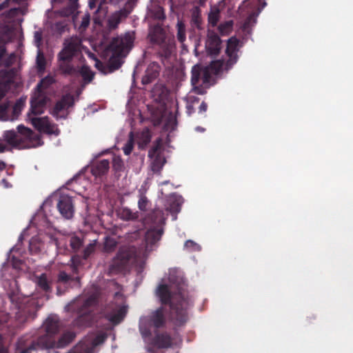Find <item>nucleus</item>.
<instances>
[{
  "instance_id": "obj_1",
  "label": "nucleus",
  "mask_w": 353,
  "mask_h": 353,
  "mask_svg": "<svg viewBox=\"0 0 353 353\" xmlns=\"http://www.w3.org/2000/svg\"><path fill=\"white\" fill-rule=\"evenodd\" d=\"M169 281L172 285L160 284L157 290V295L163 305H170L171 322L176 326H181L188 321V310L192 304V297L182 278L174 279L170 275Z\"/></svg>"
},
{
  "instance_id": "obj_2",
  "label": "nucleus",
  "mask_w": 353,
  "mask_h": 353,
  "mask_svg": "<svg viewBox=\"0 0 353 353\" xmlns=\"http://www.w3.org/2000/svg\"><path fill=\"white\" fill-rule=\"evenodd\" d=\"M82 41L77 36H72L64 39L63 48L57 54L59 70L61 73L68 76L80 74L84 81L90 82L93 73L87 65L79 68L73 63V59L82 56Z\"/></svg>"
},
{
  "instance_id": "obj_3",
  "label": "nucleus",
  "mask_w": 353,
  "mask_h": 353,
  "mask_svg": "<svg viewBox=\"0 0 353 353\" xmlns=\"http://www.w3.org/2000/svg\"><path fill=\"white\" fill-rule=\"evenodd\" d=\"M97 303V296L91 295L85 299H79L70 304L68 306V310L77 314V317L71 323L72 327L79 330L91 327L94 319V308Z\"/></svg>"
},
{
  "instance_id": "obj_4",
  "label": "nucleus",
  "mask_w": 353,
  "mask_h": 353,
  "mask_svg": "<svg viewBox=\"0 0 353 353\" xmlns=\"http://www.w3.org/2000/svg\"><path fill=\"white\" fill-rule=\"evenodd\" d=\"M3 138L12 149H26L36 148L43 144L40 134L34 132L31 129L19 125L17 132L7 130L3 132Z\"/></svg>"
},
{
  "instance_id": "obj_5",
  "label": "nucleus",
  "mask_w": 353,
  "mask_h": 353,
  "mask_svg": "<svg viewBox=\"0 0 353 353\" xmlns=\"http://www.w3.org/2000/svg\"><path fill=\"white\" fill-rule=\"evenodd\" d=\"M134 40V37L130 32L125 33L123 37L112 39L107 48L112 52L108 63V72H112L121 66V58L132 49Z\"/></svg>"
},
{
  "instance_id": "obj_6",
  "label": "nucleus",
  "mask_w": 353,
  "mask_h": 353,
  "mask_svg": "<svg viewBox=\"0 0 353 353\" xmlns=\"http://www.w3.org/2000/svg\"><path fill=\"white\" fill-rule=\"evenodd\" d=\"M166 318L164 308L160 307L152 311L150 314L141 316L139 320V329L143 340L151 336L152 328L154 331L165 325Z\"/></svg>"
},
{
  "instance_id": "obj_7",
  "label": "nucleus",
  "mask_w": 353,
  "mask_h": 353,
  "mask_svg": "<svg viewBox=\"0 0 353 353\" xmlns=\"http://www.w3.org/2000/svg\"><path fill=\"white\" fill-rule=\"evenodd\" d=\"M150 41L159 46V54L164 59L170 58L175 49L174 41L168 37L165 30L159 24L154 26L149 33Z\"/></svg>"
},
{
  "instance_id": "obj_8",
  "label": "nucleus",
  "mask_w": 353,
  "mask_h": 353,
  "mask_svg": "<svg viewBox=\"0 0 353 353\" xmlns=\"http://www.w3.org/2000/svg\"><path fill=\"white\" fill-rule=\"evenodd\" d=\"M52 340L48 336L35 338L30 334L21 336L15 344L14 353H33L39 349H48L52 346Z\"/></svg>"
},
{
  "instance_id": "obj_9",
  "label": "nucleus",
  "mask_w": 353,
  "mask_h": 353,
  "mask_svg": "<svg viewBox=\"0 0 353 353\" xmlns=\"http://www.w3.org/2000/svg\"><path fill=\"white\" fill-rule=\"evenodd\" d=\"M239 41L236 37H231L228 40L225 53L228 59L225 61L223 59L213 61L208 68L214 74H218L222 70H230L238 61Z\"/></svg>"
},
{
  "instance_id": "obj_10",
  "label": "nucleus",
  "mask_w": 353,
  "mask_h": 353,
  "mask_svg": "<svg viewBox=\"0 0 353 353\" xmlns=\"http://www.w3.org/2000/svg\"><path fill=\"white\" fill-rule=\"evenodd\" d=\"M134 256V252L129 249H120L109 266V274H117L128 270Z\"/></svg>"
},
{
  "instance_id": "obj_11",
  "label": "nucleus",
  "mask_w": 353,
  "mask_h": 353,
  "mask_svg": "<svg viewBox=\"0 0 353 353\" xmlns=\"http://www.w3.org/2000/svg\"><path fill=\"white\" fill-rule=\"evenodd\" d=\"M266 6V3L263 0H245L239 6L241 12L248 14V17L243 24L244 30L250 28L252 22L256 23V18Z\"/></svg>"
},
{
  "instance_id": "obj_12",
  "label": "nucleus",
  "mask_w": 353,
  "mask_h": 353,
  "mask_svg": "<svg viewBox=\"0 0 353 353\" xmlns=\"http://www.w3.org/2000/svg\"><path fill=\"white\" fill-rule=\"evenodd\" d=\"M191 26L192 29L189 32V39L193 43L194 51L196 52L199 50V48L201 46V35L199 32L195 30V28L198 30L203 28L201 11L198 8H196L192 14Z\"/></svg>"
},
{
  "instance_id": "obj_13",
  "label": "nucleus",
  "mask_w": 353,
  "mask_h": 353,
  "mask_svg": "<svg viewBox=\"0 0 353 353\" xmlns=\"http://www.w3.org/2000/svg\"><path fill=\"white\" fill-rule=\"evenodd\" d=\"M30 121L34 128L40 132L56 136L60 134V130L58 128L57 125L51 123L48 117H30Z\"/></svg>"
},
{
  "instance_id": "obj_14",
  "label": "nucleus",
  "mask_w": 353,
  "mask_h": 353,
  "mask_svg": "<svg viewBox=\"0 0 353 353\" xmlns=\"http://www.w3.org/2000/svg\"><path fill=\"white\" fill-rule=\"evenodd\" d=\"M222 48V41L219 36L212 30H208L205 43V49L208 55L215 57Z\"/></svg>"
},
{
  "instance_id": "obj_15",
  "label": "nucleus",
  "mask_w": 353,
  "mask_h": 353,
  "mask_svg": "<svg viewBox=\"0 0 353 353\" xmlns=\"http://www.w3.org/2000/svg\"><path fill=\"white\" fill-rule=\"evenodd\" d=\"M48 98L45 93H37L30 100V109L28 114V119L30 117H34V116L40 115L44 112L46 105L47 104Z\"/></svg>"
},
{
  "instance_id": "obj_16",
  "label": "nucleus",
  "mask_w": 353,
  "mask_h": 353,
  "mask_svg": "<svg viewBox=\"0 0 353 353\" xmlns=\"http://www.w3.org/2000/svg\"><path fill=\"white\" fill-rule=\"evenodd\" d=\"M154 332L155 335L154 336H152V332H151V336L147 340H144V341L152 347L161 349L171 347L172 339L168 332L160 333L157 330L154 331Z\"/></svg>"
},
{
  "instance_id": "obj_17",
  "label": "nucleus",
  "mask_w": 353,
  "mask_h": 353,
  "mask_svg": "<svg viewBox=\"0 0 353 353\" xmlns=\"http://www.w3.org/2000/svg\"><path fill=\"white\" fill-rule=\"evenodd\" d=\"M73 103V97L71 95H63L60 100L57 101L50 113L57 120L65 119L66 114L63 112L66 108L72 106Z\"/></svg>"
},
{
  "instance_id": "obj_18",
  "label": "nucleus",
  "mask_w": 353,
  "mask_h": 353,
  "mask_svg": "<svg viewBox=\"0 0 353 353\" xmlns=\"http://www.w3.org/2000/svg\"><path fill=\"white\" fill-rule=\"evenodd\" d=\"M57 205L59 212L63 218L70 219L73 217L74 207L71 196L65 194L61 195Z\"/></svg>"
},
{
  "instance_id": "obj_19",
  "label": "nucleus",
  "mask_w": 353,
  "mask_h": 353,
  "mask_svg": "<svg viewBox=\"0 0 353 353\" xmlns=\"http://www.w3.org/2000/svg\"><path fill=\"white\" fill-rule=\"evenodd\" d=\"M163 233L162 228H152L148 230L145 235V250L146 253L152 251L160 241Z\"/></svg>"
},
{
  "instance_id": "obj_20",
  "label": "nucleus",
  "mask_w": 353,
  "mask_h": 353,
  "mask_svg": "<svg viewBox=\"0 0 353 353\" xmlns=\"http://www.w3.org/2000/svg\"><path fill=\"white\" fill-rule=\"evenodd\" d=\"M43 328L46 332L43 336H53L57 334L61 327V321L57 316H49L43 323Z\"/></svg>"
},
{
  "instance_id": "obj_21",
  "label": "nucleus",
  "mask_w": 353,
  "mask_h": 353,
  "mask_svg": "<svg viewBox=\"0 0 353 353\" xmlns=\"http://www.w3.org/2000/svg\"><path fill=\"white\" fill-rule=\"evenodd\" d=\"M48 336L52 342V346L48 347V349L54 347L63 348L75 339L76 334L72 331H65L60 336L57 341H55L53 337Z\"/></svg>"
},
{
  "instance_id": "obj_22",
  "label": "nucleus",
  "mask_w": 353,
  "mask_h": 353,
  "mask_svg": "<svg viewBox=\"0 0 353 353\" xmlns=\"http://www.w3.org/2000/svg\"><path fill=\"white\" fill-rule=\"evenodd\" d=\"M131 11L132 10H128L125 8H123L112 13L108 21L110 28H117L119 24L128 17Z\"/></svg>"
},
{
  "instance_id": "obj_23",
  "label": "nucleus",
  "mask_w": 353,
  "mask_h": 353,
  "mask_svg": "<svg viewBox=\"0 0 353 353\" xmlns=\"http://www.w3.org/2000/svg\"><path fill=\"white\" fill-rule=\"evenodd\" d=\"M160 72V66L156 62H152L148 66L145 74L142 78L141 82L143 85H147L152 83L156 79Z\"/></svg>"
},
{
  "instance_id": "obj_24",
  "label": "nucleus",
  "mask_w": 353,
  "mask_h": 353,
  "mask_svg": "<svg viewBox=\"0 0 353 353\" xmlns=\"http://www.w3.org/2000/svg\"><path fill=\"white\" fill-rule=\"evenodd\" d=\"M110 168L108 160L103 159L93 163L91 166V173L94 176H101L105 174Z\"/></svg>"
},
{
  "instance_id": "obj_25",
  "label": "nucleus",
  "mask_w": 353,
  "mask_h": 353,
  "mask_svg": "<svg viewBox=\"0 0 353 353\" xmlns=\"http://www.w3.org/2000/svg\"><path fill=\"white\" fill-rule=\"evenodd\" d=\"M191 83L193 86L194 91L198 94H203L204 93L203 88L201 86H197L199 80L201 79V66L196 65L193 66L192 71Z\"/></svg>"
},
{
  "instance_id": "obj_26",
  "label": "nucleus",
  "mask_w": 353,
  "mask_h": 353,
  "mask_svg": "<svg viewBox=\"0 0 353 353\" xmlns=\"http://www.w3.org/2000/svg\"><path fill=\"white\" fill-rule=\"evenodd\" d=\"M126 312V307L125 306H122L114 312L105 314V318L112 324L117 325L123 320Z\"/></svg>"
},
{
  "instance_id": "obj_27",
  "label": "nucleus",
  "mask_w": 353,
  "mask_h": 353,
  "mask_svg": "<svg viewBox=\"0 0 353 353\" xmlns=\"http://www.w3.org/2000/svg\"><path fill=\"white\" fill-rule=\"evenodd\" d=\"M181 197L174 196L169 199V206L167 210L170 212L171 214H176L181 210Z\"/></svg>"
},
{
  "instance_id": "obj_28",
  "label": "nucleus",
  "mask_w": 353,
  "mask_h": 353,
  "mask_svg": "<svg viewBox=\"0 0 353 353\" xmlns=\"http://www.w3.org/2000/svg\"><path fill=\"white\" fill-rule=\"evenodd\" d=\"M119 217L124 221H132L139 217L137 212H134L128 208H123L121 209L119 212Z\"/></svg>"
},
{
  "instance_id": "obj_29",
  "label": "nucleus",
  "mask_w": 353,
  "mask_h": 353,
  "mask_svg": "<svg viewBox=\"0 0 353 353\" xmlns=\"http://www.w3.org/2000/svg\"><path fill=\"white\" fill-rule=\"evenodd\" d=\"M37 70L39 73H43L46 67V60L43 52L41 50L39 49L37 51L36 58Z\"/></svg>"
},
{
  "instance_id": "obj_30",
  "label": "nucleus",
  "mask_w": 353,
  "mask_h": 353,
  "mask_svg": "<svg viewBox=\"0 0 353 353\" xmlns=\"http://www.w3.org/2000/svg\"><path fill=\"white\" fill-rule=\"evenodd\" d=\"M54 83V78L50 75H48L39 81L36 87V90L39 92L44 93L43 90L47 89Z\"/></svg>"
},
{
  "instance_id": "obj_31",
  "label": "nucleus",
  "mask_w": 353,
  "mask_h": 353,
  "mask_svg": "<svg viewBox=\"0 0 353 353\" xmlns=\"http://www.w3.org/2000/svg\"><path fill=\"white\" fill-rule=\"evenodd\" d=\"M176 38L177 40L182 44H183L184 41L186 39V34H185V26L182 21L179 20L176 23Z\"/></svg>"
},
{
  "instance_id": "obj_32",
  "label": "nucleus",
  "mask_w": 353,
  "mask_h": 353,
  "mask_svg": "<svg viewBox=\"0 0 353 353\" xmlns=\"http://www.w3.org/2000/svg\"><path fill=\"white\" fill-rule=\"evenodd\" d=\"M79 277H72L70 275L68 274L64 271H61L58 274L57 282L63 283L64 285H68L70 281H75L77 282H79Z\"/></svg>"
},
{
  "instance_id": "obj_33",
  "label": "nucleus",
  "mask_w": 353,
  "mask_h": 353,
  "mask_svg": "<svg viewBox=\"0 0 353 353\" xmlns=\"http://www.w3.org/2000/svg\"><path fill=\"white\" fill-rule=\"evenodd\" d=\"M37 284L42 290L46 292L51 290L50 282L46 274H42L37 278Z\"/></svg>"
},
{
  "instance_id": "obj_34",
  "label": "nucleus",
  "mask_w": 353,
  "mask_h": 353,
  "mask_svg": "<svg viewBox=\"0 0 353 353\" xmlns=\"http://www.w3.org/2000/svg\"><path fill=\"white\" fill-rule=\"evenodd\" d=\"M163 145V140L161 138L159 137L156 139L154 143L153 146L148 152V157L150 158H153L154 155L161 154V149Z\"/></svg>"
},
{
  "instance_id": "obj_35",
  "label": "nucleus",
  "mask_w": 353,
  "mask_h": 353,
  "mask_svg": "<svg viewBox=\"0 0 353 353\" xmlns=\"http://www.w3.org/2000/svg\"><path fill=\"white\" fill-rule=\"evenodd\" d=\"M208 23L212 27H215L220 19V10L219 8L211 10L208 14Z\"/></svg>"
},
{
  "instance_id": "obj_36",
  "label": "nucleus",
  "mask_w": 353,
  "mask_h": 353,
  "mask_svg": "<svg viewBox=\"0 0 353 353\" xmlns=\"http://www.w3.org/2000/svg\"><path fill=\"white\" fill-rule=\"evenodd\" d=\"M234 22L232 20H229L220 23L218 26V30L221 35H228L232 32Z\"/></svg>"
},
{
  "instance_id": "obj_37",
  "label": "nucleus",
  "mask_w": 353,
  "mask_h": 353,
  "mask_svg": "<svg viewBox=\"0 0 353 353\" xmlns=\"http://www.w3.org/2000/svg\"><path fill=\"white\" fill-rule=\"evenodd\" d=\"M152 159H153L152 170L154 171H157L161 169L163 165L165 163V160L161 156V154L154 155V157Z\"/></svg>"
},
{
  "instance_id": "obj_38",
  "label": "nucleus",
  "mask_w": 353,
  "mask_h": 353,
  "mask_svg": "<svg viewBox=\"0 0 353 353\" xmlns=\"http://www.w3.org/2000/svg\"><path fill=\"white\" fill-rule=\"evenodd\" d=\"M152 221L154 223L157 224H164L165 223V218L163 217V212L161 210H155L152 212L151 214Z\"/></svg>"
},
{
  "instance_id": "obj_39",
  "label": "nucleus",
  "mask_w": 353,
  "mask_h": 353,
  "mask_svg": "<svg viewBox=\"0 0 353 353\" xmlns=\"http://www.w3.org/2000/svg\"><path fill=\"white\" fill-rule=\"evenodd\" d=\"M201 71L203 83H209L211 81L212 74H214L213 72L210 70V68L208 67H201Z\"/></svg>"
},
{
  "instance_id": "obj_40",
  "label": "nucleus",
  "mask_w": 353,
  "mask_h": 353,
  "mask_svg": "<svg viewBox=\"0 0 353 353\" xmlns=\"http://www.w3.org/2000/svg\"><path fill=\"white\" fill-rule=\"evenodd\" d=\"M117 246V242L112 238L107 237L104 243V250L106 252H111L115 250Z\"/></svg>"
},
{
  "instance_id": "obj_41",
  "label": "nucleus",
  "mask_w": 353,
  "mask_h": 353,
  "mask_svg": "<svg viewBox=\"0 0 353 353\" xmlns=\"http://www.w3.org/2000/svg\"><path fill=\"white\" fill-rule=\"evenodd\" d=\"M83 244L82 240L77 236H74L70 239V245L74 252L78 251Z\"/></svg>"
},
{
  "instance_id": "obj_42",
  "label": "nucleus",
  "mask_w": 353,
  "mask_h": 353,
  "mask_svg": "<svg viewBox=\"0 0 353 353\" xmlns=\"http://www.w3.org/2000/svg\"><path fill=\"white\" fill-rule=\"evenodd\" d=\"M149 203L150 201L148 198L145 195L141 194L138 201L139 209L141 211H146Z\"/></svg>"
},
{
  "instance_id": "obj_43",
  "label": "nucleus",
  "mask_w": 353,
  "mask_h": 353,
  "mask_svg": "<svg viewBox=\"0 0 353 353\" xmlns=\"http://www.w3.org/2000/svg\"><path fill=\"white\" fill-rule=\"evenodd\" d=\"M17 57L14 53L10 54L8 57L4 58L3 59L1 66H4L6 68H9L12 66L15 61H16Z\"/></svg>"
},
{
  "instance_id": "obj_44",
  "label": "nucleus",
  "mask_w": 353,
  "mask_h": 353,
  "mask_svg": "<svg viewBox=\"0 0 353 353\" xmlns=\"http://www.w3.org/2000/svg\"><path fill=\"white\" fill-rule=\"evenodd\" d=\"M112 167L117 172L121 171L123 168V162L122 159L119 157H114L112 161Z\"/></svg>"
},
{
  "instance_id": "obj_45",
  "label": "nucleus",
  "mask_w": 353,
  "mask_h": 353,
  "mask_svg": "<svg viewBox=\"0 0 353 353\" xmlns=\"http://www.w3.org/2000/svg\"><path fill=\"white\" fill-rule=\"evenodd\" d=\"M95 250V243H90L83 250V258L87 259Z\"/></svg>"
},
{
  "instance_id": "obj_46",
  "label": "nucleus",
  "mask_w": 353,
  "mask_h": 353,
  "mask_svg": "<svg viewBox=\"0 0 353 353\" xmlns=\"http://www.w3.org/2000/svg\"><path fill=\"white\" fill-rule=\"evenodd\" d=\"M133 148H134V141H133V139L131 138L127 141V143L123 146V153L125 155L130 154L133 150Z\"/></svg>"
},
{
  "instance_id": "obj_47",
  "label": "nucleus",
  "mask_w": 353,
  "mask_h": 353,
  "mask_svg": "<svg viewBox=\"0 0 353 353\" xmlns=\"http://www.w3.org/2000/svg\"><path fill=\"white\" fill-rule=\"evenodd\" d=\"M184 247L186 249L190 250V251H196L199 250L200 248V246L192 240L186 241L184 243Z\"/></svg>"
},
{
  "instance_id": "obj_48",
  "label": "nucleus",
  "mask_w": 353,
  "mask_h": 353,
  "mask_svg": "<svg viewBox=\"0 0 353 353\" xmlns=\"http://www.w3.org/2000/svg\"><path fill=\"white\" fill-rule=\"evenodd\" d=\"M8 104L6 103H3L0 104V119L1 120H7L8 119Z\"/></svg>"
},
{
  "instance_id": "obj_49",
  "label": "nucleus",
  "mask_w": 353,
  "mask_h": 353,
  "mask_svg": "<svg viewBox=\"0 0 353 353\" xmlns=\"http://www.w3.org/2000/svg\"><path fill=\"white\" fill-rule=\"evenodd\" d=\"M90 15L85 14L82 18L80 26L79 28V30H85L88 27V26L90 24Z\"/></svg>"
},
{
  "instance_id": "obj_50",
  "label": "nucleus",
  "mask_w": 353,
  "mask_h": 353,
  "mask_svg": "<svg viewBox=\"0 0 353 353\" xmlns=\"http://www.w3.org/2000/svg\"><path fill=\"white\" fill-rule=\"evenodd\" d=\"M12 149L11 147L7 144V143L5 141L4 139H0V153H3L5 152H12Z\"/></svg>"
},
{
  "instance_id": "obj_51",
  "label": "nucleus",
  "mask_w": 353,
  "mask_h": 353,
  "mask_svg": "<svg viewBox=\"0 0 353 353\" xmlns=\"http://www.w3.org/2000/svg\"><path fill=\"white\" fill-rule=\"evenodd\" d=\"M142 144L147 145L151 141V134L149 131L143 132L141 134Z\"/></svg>"
},
{
  "instance_id": "obj_52",
  "label": "nucleus",
  "mask_w": 353,
  "mask_h": 353,
  "mask_svg": "<svg viewBox=\"0 0 353 353\" xmlns=\"http://www.w3.org/2000/svg\"><path fill=\"white\" fill-rule=\"evenodd\" d=\"M154 17L156 19L163 20L165 18L164 12L162 8H159L155 11Z\"/></svg>"
},
{
  "instance_id": "obj_53",
  "label": "nucleus",
  "mask_w": 353,
  "mask_h": 353,
  "mask_svg": "<svg viewBox=\"0 0 353 353\" xmlns=\"http://www.w3.org/2000/svg\"><path fill=\"white\" fill-rule=\"evenodd\" d=\"M6 47L3 45L0 46V66H1V63L3 59V57L6 54Z\"/></svg>"
},
{
  "instance_id": "obj_54",
  "label": "nucleus",
  "mask_w": 353,
  "mask_h": 353,
  "mask_svg": "<svg viewBox=\"0 0 353 353\" xmlns=\"http://www.w3.org/2000/svg\"><path fill=\"white\" fill-rule=\"evenodd\" d=\"M95 66L99 70H101L103 72L106 73V72L105 71V66H104L103 63L101 61H100L99 60H98V59L96 60Z\"/></svg>"
},
{
  "instance_id": "obj_55",
  "label": "nucleus",
  "mask_w": 353,
  "mask_h": 353,
  "mask_svg": "<svg viewBox=\"0 0 353 353\" xmlns=\"http://www.w3.org/2000/svg\"><path fill=\"white\" fill-rule=\"evenodd\" d=\"M207 110H208V104L205 102L203 101L199 108V113L205 112L207 111Z\"/></svg>"
},
{
  "instance_id": "obj_56",
  "label": "nucleus",
  "mask_w": 353,
  "mask_h": 353,
  "mask_svg": "<svg viewBox=\"0 0 353 353\" xmlns=\"http://www.w3.org/2000/svg\"><path fill=\"white\" fill-rule=\"evenodd\" d=\"M6 85L3 83H0V101L6 95Z\"/></svg>"
},
{
  "instance_id": "obj_57",
  "label": "nucleus",
  "mask_w": 353,
  "mask_h": 353,
  "mask_svg": "<svg viewBox=\"0 0 353 353\" xmlns=\"http://www.w3.org/2000/svg\"><path fill=\"white\" fill-rule=\"evenodd\" d=\"M21 103L19 101L17 102L13 107L14 114H18V112H19L21 111Z\"/></svg>"
},
{
  "instance_id": "obj_58",
  "label": "nucleus",
  "mask_w": 353,
  "mask_h": 353,
  "mask_svg": "<svg viewBox=\"0 0 353 353\" xmlns=\"http://www.w3.org/2000/svg\"><path fill=\"white\" fill-rule=\"evenodd\" d=\"M39 251V249L37 247H34L33 241L30 242V252L31 253H37Z\"/></svg>"
},
{
  "instance_id": "obj_59",
  "label": "nucleus",
  "mask_w": 353,
  "mask_h": 353,
  "mask_svg": "<svg viewBox=\"0 0 353 353\" xmlns=\"http://www.w3.org/2000/svg\"><path fill=\"white\" fill-rule=\"evenodd\" d=\"M105 3L117 4L121 0H103Z\"/></svg>"
},
{
  "instance_id": "obj_60",
  "label": "nucleus",
  "mask_w": 353,
  "mask_h": 353,
  "mask_svg": "<svg viewBox=\"0 0 353 353\" xmlns=\"http://www.w3.org/2000/svg\"><path fill=\"white\" fill-rule=\"evenodd\" d=\"M6 164L3 161H0V171H2L6 169Z\"/></svg>"
},
{
  "instance_id": "obj_61",
  "label": "nucleus",
  "mask_w": 353,
  "mask_h": 353,
  "mask_svg": "<svg viewBox=\"0 0 353 353\" xmlns=\"http://www.w3.org/2000/svg\"><path fill=\"white\" fill-rule=\"evenodd\" d=\"M140 236V232L139 231H135L133 234H132V237L137 238Z\"/></svg>"
},
{
  "instance_id": "obj_62",
  "label": "nucleus",
  "mask_w": 353,
  "mask_h": 353,
  "mask_svg": "<svg viewBox=\"0 0 353 353\" xmlns=\"http://www.w3.org/2000/svg\"><path fill=\"white\" fill-rule=\"evenodd\" d=\"M52 241L57 248L59 247L60 243L57 239H52Z\"/></svg>"
},
{
  "instance_id": "obj_63",
  "label": "nucleus",
  "mask_w": 353,
  "mask_h": 353,
  "mask_svg": "<svg viewBox=\"0 0 353 353\" xmlns=\"http://www.w3.org/2000/svg\"><path fill=\"white\" fill-rule=\"evenodd\" d=\"M0 353H8V351L6 347L3 346L0 347Z\"/></svg>"
},
{
  "instance_id": "obj_64",
  "label": "nucleus",
  "mask_w": 353,
  "mask_h": 353,
  "mask_svg": "<svg viewBox=\"0 0 353 353\" xmlns=\"http://www.w3.org/2000/svg\"><path fill=\"white\" fill-rule=\"evenodd\" d=\"M206 0H199V3L201 5V6H203L205 3Z\"/></svg>"
}]
</instances>
